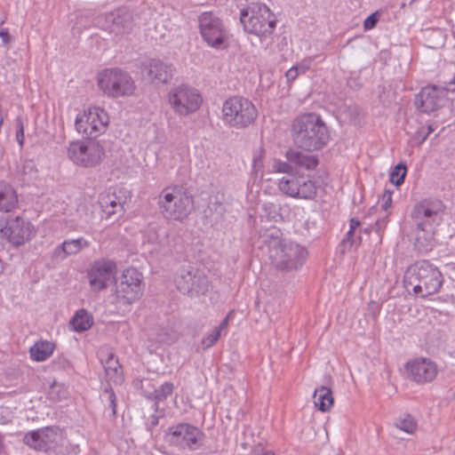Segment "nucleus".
<instances>
[{
	"label": "nucleus",
	"instance_id": "obj_1",
	"mask_svg": "<svg viewBox=\"0 0 455 455\" xmlns=\"http://www.w3.org/2000/svg\"><path fill=\"white\" fill-rule=\"evenodd\" d=\"M445 206L436 198H425L416 204L411 218L416 227L415 246L427 252L435 246V226L442 220Z\"/></svg>",
	"mask_w": 455,
	"mask_h": 455
},
{
	"label": "nucleus",
	"instance_id": "obj_2",
	"mask_svg": "<svg viewBox=\"0 0 455 455\" xmlns=\"http://www.w3.org/2000/svg\"><path fill=\"white\" fill-rule=\"evenodd\" d=\"M291 134L298 148L309 152L322 149L331 138L327 125L315 113H307L296 117L291 126Z\"/></svg>",
	"mask_w": 455,
	"mask_h": 455
},
{
	"label": "nucleus",
	"instance_id": "obj_3",
	"mask_svg": "<svg viewBox=\"0 0 455 455\" xmlns=\"http://www.w3.org/2000/svg\"><path fill=\"white\" fill-rule=\"evenodd\" d=\"M281 235L280 229L270 230L264 235L272 263L282 272L297 270L304 264L307 251L299 243L282 239Z\"/></svg>",
	"mask_w": 455,
	"mask_h": 455
},
{
	"label": "nucleus",
	"instance_id": "obj_4",
	"mask_svg": "<svg viewBox=\"0 0 455 455\" xmlns=\"http://www.w3.org/2000/svg\"><path fill=\"white\" fill-rule=\"evenodd\" d=\"M441 272L427 260H421L410 266L404 273L403 284L409 291L411 287L414 294L427 298L439 291L443 284Z\"/></svg>",
	"mask_w": 455,
	"mask_h": 455
},
{
	"label": "nucleus",
	"instance_id": "obj_5",
	"mask_svg": "<svg viewBox=\"0 0 455 455\" xmlns=\"http://www.w3.org/2000/svg\"><path fill=\"white\" fill-rule=\"evenodd\" d=\"M161 214L168 220L182 221L193 209V197L183 187L163 189L158 197Z\"/></svg>",
	"mask_w": 455,
	"mask_h": 455
},
{
	"label": "nucleus",
	"instance_id": "obj_6",
	"mask_svg": "<svg viewBox=\"0 0 455 455\" xmlns=\"http://www.w3.org/2000/svg\"><path fill=\"white\" fill-rule=\"evenodd\" d=\"M240 21L246 32L260 37L271 35L276 26L275 14L262 3H251L243 8Z\"/></svg>",
	"mask_w": 455,
	"mask_h": 455
},
{
	"label": "nucleus",
	"instance_id": "obj_7",
	"mask_svg": "<svg viewBox=\"0 0 455 455\" xmlns=\"http://www.w3.org/2000/svg\"><path fill=\"white\" fill-rule=\"evenodd\" d=\"M223 121L229 127L241 130L253 124L258 117L255 105L247 98L233 96L222 106Z\"/></svg>",
	"mask_w": 455,
	"mask_h": 455
},
{
	"label": "nucleus",
	"instance_id": "obj_8",
	"mask_svg": "<svg viewBox=\"0 0 455 455\" xmlns=\"http://www.w3.org/2000/svg\"><path fill=\"white\" fill-rule=\"evenodd\" d=\"M205 434L189 423H179L167 428L164 440L172 446L196 451L204 445Z\"/></svg>",
	"mask_w": 455,
	"mask_h": 455
},
{
	"label": "nucleus",
	"instance_id": "obj_9",
	"mask_svg": "<svg viewBox=\"0 0 455 455\" xmlns=\"http://www.w3.org/2000/svg\"><path fill=\"white\" fill-rule=\"evenodd\" d=\"M197 21L199 33L210 47L217 50L228 47V31L219 16L212 12H204L198 16Z\"/></svg>",
	"mask_w": 455,
	"mask_h": 455
},
{
	"label": "nucleus",
	"instance_id": "obj_10",
	"mask_svg": "<svg viewBox=\"0 0 455 455\" xmlns=\"http://www.w3.org/2000/svg\"><path fill=\"white\" fill-rule=\"evenodd\" d=\"M100 89L108 96L117 98L133 93L135 84L131 76L119 68L107 69L98 80Z\"/></svg>",
	"mask_w": 455,
	"mask_h": 455
},
{
	"label": "nucleus",
	"instance_id": "obj_11",
	"mask_svg": "<svg viewBox=\"0 0 455 455\" xmlns=\"http://www.w3.org/2000/svg\"><path fill=\"white\" fill-rule=\"evenodd\" d=\"M174 283L177 289L183 294L190 297L204 294L209 289V281L206 275L196 267L182 265L178 269Z\"/></svg>",
	"mask_w": 455,
	"mask_h": 455
},
{
	"label": "nucleus",
	"instance_id": "obj_12",
	"mask_svg": "<svg viewBox=\"0 0 455 455\" xmlns=\"http://www.w3.org/2000/svg\"><path fill=\"white\" fill-rule=\"evenodd\" d=\"M68 156L74 164L85 168L100 164L105 156V150L100 141L88 139L85 141L71 142Z\"/></svg>",
	"mask_w": 455,
	"mask_h": 455
},
{
	"label": "nucleus",
	"instance_id": "obj_13",
	"mask_svg": "<svg viewBox=\"0 0 455 455\" xmlns=\"http://www.w3.org/2000/svg\"><path fill=\"white\" fill-rule=\"evenodd\" d=\"M116 298L125 304L131 305L139 300L143 294V276L134 267L124 270L119 281L115 283Z\"/></svg>",
	"mask_w": 455,
	"mask_h": 455
},
{
	"label": "nucleus",
	"instance_id": "obj_14",
	"mask_svg": "<svg viewBox=\"0 0 455 455\" xmlns=\"http://www.w3.org/2000/svg\"><path fill=\"white\" fill-rule=\"evenodd\" d=\"M0 232L3 237L15 247L29 242L36 233L35 227L20 216H8Z\"/></svg>",
	"mask_w": 455,
	"mask_h": 455
},
{
	"label": "nucleus",
	"instance_id": "obj_15",
	"mask_svg": "<svg viewBox=\"0 0 455 455\" xmlns=\"http://www.w3.org/2000/svg\"><path fill=\"white\" fill-rule=\"evenodd\" d=\"M108 124L107 112L100 108H90L88 111L77 115L75 122L78 132L84 134L88 139L94 140L103 132Z\"/></svg>",
	"mask_w": 455,
	"mask_h": 455
},
{
	"label": "nucleus",
	"instance_id": "obj_16",
	"mask_svg": "<svg viewBox=\"0 0 455 455\" xmlns=\"http://www.w3.org/2000/svg\"><path fill=\"white\" fill-rule=\"evenodd\" d=\"M169 102L176 113L187 116L200 108L202 97L195 88L181 84L170 91Z\"/></svg>",
	"mask_w": 455,
	"mask_h": 455
},
{
	"label": "nucleus",
	"instance_id": "obj_17",
	"mask_svg": "<svg viewBox=\"0 0 455 455\" xmlns=\"http://www.w3.org/2000/svg\"><path fill=\"white\" fill-rule=\"evenodd\" d=\"M450 92L446 85L429 84L415 96L414 105L422 113H431L442 108Z\"/></svg>",
	"mask_w": 455,
	"mask_h": 455
},
{
	"label": "nucleus",
	"instance_id": "obj_18",
	"mask_svg": "<svg viewBox=\"0 0 455 455\" xmlns=\"http://www.w3.org/2000/svg\"><path fill=\"white\" fill-rule=\"evenodd\" d=\"M116 265L109 259H100L94 261L88 271L89 283L93 291H100L108 288L109 283L114 279Z\"/></svg>",
	"mask_w": 455,
	"mask_h": 455
},
{
	"label": "nucleus",
	"instance_id": "obj_19",
	"mask_svg": "<svg viewBox=\"0 0 455 455\" xmlns=\"http://www.w3.org/2000/svg\"><path fill=\"white\" fill-rule=\"evenodd\" d=\"M104 19V29L115 36L130 34L134 26L132 13L125 7L117 8L106 13Z\"/></svg>",
	"mask_w": 455,
	"mask_h": 455
},
{
	"label": "nucleus",
	"instance_id": "obj_20",
	"mask_svg": "<svg viewBox=\"0 0 455 455\" xmlns=\"http://www.w3.org/2000/svg\"><path fill=\"white\" fill-rule=\"evenodd\" d=\"M409 377L419 384L431 382L437 374L435 363L426 358H416L406 364Z\"/></svg>",
	"mask_w": 455,
	"mask_h": 455
},
{
	"label": "nucleus",
	"instance_id": "obj_21",
	"mask_svg": "<svg viewBox=\"0 0 455 455\" xmlns=\"http://www.w3.org/2000/svg\"><path fill=\"white\" fill-rule=\"evenodd\" d=\"M143 71H147L148 78L152 81L163 84L168 83L172 77V66L156 59H153L148 63L144 64Z\"/></svg>",
	"mask_w": 455,
	"mask_h": 455
},
{
	"label": "nucleus",
	"instance_id": "obj_22",
	"mask_svg": "<svg viewBox=\"0 0 455 455\" xmlns=\"http://www.w3.org/2000/svg\"><path fill=\"white\" fill-rule=\"evenodd\" d=\"M90 243L84 237L65 240L54 249L53 256L64 259L69 255L78 253L84 248L89 247Z\"/></svg>",
	"mask_w": 455,
	"mask_h": 455
},
{
	"label": "nucleus",
	"instance_id": "obj_23",
	"mask_svg": "<svg viewBox=\"0 0 455 455\" xmlns=\"http://www.w3.org/2000/svg\"><path fill=\"white\" fill-rule=\"evenodd\" d=\"M124 201L120 196L114 193H107L100 196V204L102 211L105 212L108 219H111L115 215L121 216L124 212Z\"/></svg>",
	"mask_w": 455,
	"mask_h": 455
},
{
	"label": "nucleus",
	"instance_id": "obj_24",
	"mask_svg": "<svg viewBox=\"0 0 455 455\" xmlns=\"http://www.w3.org/2000/svg\"><path fill=\"white\" fill-rule=\"evenodd\" d=\"M285 156L293 165L308 171L315 169L319 164V159L316 156L306 155L298 149H288Z\"/></svg>",
	"mask_w": 455,
	"mask_h": 455
},
{
	"label": "nucleus",
	"instance_id": "obj_25",
	"mask_svg": "<svg viewBox=\"0 0 455 455\" xmlns=\"http://www.w3.org/2000/svg\"><path fill=\"white\" fill-rule=\"evenodd\" d=\"M18 204V196L13 188L6 183L0 182V211L9 212Z\"/></svg>",
	"mask_w": 455,
	"mask_h": 455
},
{
	"label": "nucleus",
	"instance_id": "obj_26",
	"mask_svg": "<svg viewBox=\"0 0 455 455\" xmlns=\"http://www.w3.org/2000/svg\"><path fill=\"white\" fill-rule=\"evenodd\" d=\"M55 344L47 340L36 341L29 349L30 357L36 362H44L53 353Z\"/></svg>",
	"mask_w": 455,
	"mask_h": 455
},
{
	"label": "nucleus",
	"instance_id": "obj_27",
	"mask_svg": "<svg viewBox=\"0 0 455 455\" xmlns=\"http://www.w3.org/2000/svg\"><path fill=\"white\" fill-rule=\"evenodd\" d=\"M334 398L330 387L322 386L315 389L314 403L315 407L321 411H327L332 406Z\"/></svg>",
	"mask_w": 455,
	"mask_h": 455
},
{
	"label": "nucleus",
	"instance_id": "obj_28",
	"mask_svg": "<svg viewBox=\"0 0 455 455\" xmlns=\"http://www.w3.org/2000/svg\"><path fill=\"white\" fill-rule=\"evenodd\" d=\"M101 363L106 375L110 381L114 383H121L123 381L121 365L113 353H110L105 361L101 360Z\"/></svg>",
	"mask_w": 455,
	"mask_h": 455
},
{
	"label": "nucleus",
	"instance_id": "obj_29",
	"mask_svg": "<svg viewBox=\"0 0 455 455\" xmlns=\"http://www.w3.org/2000/svg\"><path fill=\"white\" fill-rule=\"evenodd\" d=\"M69 324L76 332H83L89 330L93 324V318L86 309H79L71 318Z\"/></svg>",
	"mask_w": 455,
	"mask_h": 455
},
{
	"label": "nucleus",
	"instance_id": "obj_30",
	"mask_svg": "<svg viewBox=\"0 0 455 455\" xmlns=\"http://www.w3.org/2000/svg\"><path fill=\"white\" fill-rule=\"evenodd\" d=\"M279 189L291 197H297L299 195L300 176L293 174L283 177L279 180Z\"/></svg>",
	"mask_w": 455,
	"mask_h": 455
},
{
	"label": "nucleus",
	"instance_id": "obj_31",
	"mask_svg": "<svg viewBox=\"0 0 455 455\" xmlns=\"http://www.w3.org/2000/svg\"><path fill=\"white\" fill-rule=\"evenodd\" d=\"M25 444L39 451H46V444L40 436L38 429L27 433L23 437Z\"/></svg>",
	"mask_w": 455,
	"mask_h": 455
},
{
	"label": "nucleus",
	"instance_id": "obj_32",
	"mask_svg": "<svg viewBox=\"0 0 455 455\" xmlns=\"http://www.w3.org/2000/svg\"><path fill=\"white\" fill-rule=\"evenodd\" d=\"M316 190L317 187L314 181L300 176L299 195L297 196L298 198L313 199L316 195Z\"/></svg>",
	"mask_w": 455,
	"mask_h": 455
},
{
	"label": "nucleus",
	"instance_id": "obj_33",
	"mask_svg": "<svg viewBox=\"0 0 455 455\" xmlns=\"http://www.w3.org/2000/svg\"><path fill=\"white\" fill-rule=\"evenodd\" d=\"M174 386L172 382H164L158 388L154 390L155 410L158 411V403L167 399L173 392Z\"/></svg>",
	"mask_w": 455,
	"mask_h": 455
},
{
	"label": "nucleus",
	"instance_id": "obj_34",
	"mask_svg": "<svg viewBox=\"0 0 455 455\" xmlns=\"http://www.w3.org/2000/svg\"><path fill=\"white\" fill-rule=\"evenodd\" d=\"M407 166L404 163H398L390 172V182L396 187L401 186L405 180Z\"/></svg>",
	"mask_w": 455,
	"mask_h": 455
},
{
	"label": "nucleus",
	"instance_id": "obj_35",
	"mask_svg": "<svg viewBox=\"0 0 455 455\" xmlns=\"http://www.w3.org/2000/svg\"><path fill=\"white\" fill-rule=\"evenodd\" d=\"M100 399L103 403H108V408L111 409V416L116 415V395L113 388L108 385L104 388L100 395Z\"/></svg>",
	"mask_w": 455,
	"mask_h": 455
},
{
	"label": "nucleus",
	"instance_id": "obj_36",
	"mask_svg": "<svg viewBox=\"0 0 455 455\" xmlns=\"http://www.w3.org/2000/svg\"><path fill=\"white\" fill-rule=\"evenodd\" d=\"M395 427L408 434L413 433L416 429V422L411 415H406L403 419H398L395 423Z\"/></svg>",
	"mask_w": 455,
	"mask_h": 455
},
{
	"label": "nucleus",
	"instance_id": "obj_37",
	"mask_svg": "<svg viewBox=\"0 0 455 455\" xmlns=\"http://www.w3.org/2000/svg\"><path fill=\"white\" fill-rule=\"evenodd\" d=\"M40 433V436L44 441V444H46V451L50 447V443L55 441V436L57 435L56 429L53 427H47L38 429Z\"/></svg>",
	"mask_w": 455,
	"mask_h": 455
},
{
	"label": "nucleus",
	"instance_id": "obj_38",
	"mask_svg": "<svg viewBox=\"0 0 455 455\" xmlns=\"http://www.w3.org/2000/svg\"><path fill=\"white\" fill-rule=\"evenodd\" d=\"M272 168L275 172L286 173L289 176L293 172L292 164L288 162H283L279 159H275L272 164Z\"/></svg>",
	"mask_w": 455,
	"mask_h": 455
},
{
	"label": "nucleus",
	"instance_id": "obj_39",
	"mask_svg": "<svg viewBox=\"0 0 455 455\" xmlns=\"http://www.w3.org/2000/svg\"><path fill=\"white\" fill-rule=\"evenodd\" d=\"M220 335L219 331H213L204 336L201 340V346L204 350L212 347L220 339Z\"/></svg>",
	"mask_w": 455,
	"mask_h": 455
},
{
	"label": "nucleus",
	"instance_id": "obj_40",
	"mask_svg": "<svg viewBox=\"0 0 455 455\" xmlns=\"http://www.w3.org/2000/svg\"><path fill=\"white\" fill-rule=\"evenodd\" d=\"M16 122V140L20 147L22 148L24 145V124L21 116H18Z\"/></svg>",
	"mask_w": 455,
	"mask_h": 455
},
{
	"label": "nucleus",
	"instance_id": "obj_41",
	"mask_svg": "<svg viewBox=\"0 0 455 455\" xmlns=\"http://www.w3.org/2000/svg\"><path fill=\"white\" fill-rule=\"evenodd\" d=\"M263 156L264 149L260 148L259 151L253 156L252 166L255 172L262 171L263 169Z\"/></svg>",
	"mask_w": 455,
	"mask_h": 455
},
{
	"label": "nucleus",
	"instance_id": "obj_42",
	"mask_svg": "<svg viewBox=\"0 0 455 455\" xmlns=\"http://www.w3.org/2000/svg\"><path fill=\"white\" fill-rule=\"evenodd\" d=\"M379 20V13L375 12L370 14L363 21L364 30L372 29Z\"/></svg>",
	"mask_w": 455,
	"mask_h": 455
},
{
	"label": "nucleus",
	"instance_id": "obj_43",
	"mask_svg": "<svg viewBox=\"0 0 455 455\" xmlns=\"http://www.w3.org/2000/svg\"><path fill=\"white\" fill-rule=\"evenodd\" d=\"M392 194L393 192L389 189H385L382 195V204L381 208L384 211H387L392 204Z\"/></svg>",
	"mask_w": 455,
	"mask_h": 455
},
{
	"label": "nucleus",
	"instance_id": "obj_44",
	"mask_svg": "<svg viewBox=\"0 0 455 455\" xmlns=\"http://www.w3.org/2000/svg\"><path fill=\"white\" fill-rule=\"evenodd\" d=\"M388 222V216L386 215L376 220L374 229L376 233L379 234L386 227Z\"/></svg>",
	"mask_w": 455,
	"mask_h": 455
},
{
	"label": "nucleus",
	"instance_id": "obj_45",
	"mask_svg": "<svg viewBox=\"0 0 455 455\" xmlns=\"http://www.w3.org/2000/svg\"><path fill=\"white\" fill-rule=\"evenodd\" d=\"M53 364L57 369L60 370H65L67 368H69L71 365L70 362L65 357H60L54 360Z\"/></svg>",
	"mask_w": 455,
	"mask_h": 455
},
{
	"label": "nucleus",
	"instance_id": "obj_46",
	"mask_svg": "<svg viewBox=\"0 0 455 455\" xmlns=\"http://www.w3.org/2000/svg\"><path fill=\"white\" fill-rule=\"evenodd\" d=\"M159 418V416L155 414L150 416L148 422L147 423V427L148 431H152V429L158 425Z\"/></svg>",
	"mask_w": 455,
	"mask_h": 455
},
{
	"label": "nucleus",
	"instance_id": "obj_47",
	"mask_svg": "<svg viewBox=\"0 0 455 455\" xmlns=\"http://www.w3.org/2000/svg\"><path fill=\"white\" fill-rule=\"evenodd\" d=\"M368 310H369L370 314L372 315V317L375 319L379 311V306L378 303H376L374 301H371L368 305Z\"/></svg>",
	"mask_w": 455,
	"mask_h": 455
},
{
	"label": "nucleus",
	"instance_id": "obj_48",
	"mask_svg": "<svg viewBox=\"0 0 455 455\" xmlns=\"http://www.w3.org/2000/svg\"><path fill=\"white\" fill-rule=\"evenodd\" d=\"M0 38L2 39L3 44L4 45L8 44L11 42L12 36L7 28L0 29Z\"/></svg>",
	"mask_w": 455,
	"mask_h": 455
},
{
	"label": "nucleus",
	"instance_id": "obj_49",
	"mask_svg": "<svg viewBox=\"0 0 455 455\" xmlns=\"http://www.w3.org/2000/svg\"><path fill=\"white\" fill-rule=\"evenodd\" d=\"M285 76L289 82L294 81L298 76V69L291 67L290 69L287 70Z\"/></svg>",
	"mask_w": 455,
	"mask_h": 455
},
{
	"label": "nucleus",
	"instance_id": "obj_50",
	"mask_svg": "<svg viewBox=\"0 0 455 455\" xmlns=\"http://www.w3.org/2000/svg\"><path fill=\"white\" fill-rule=\"evenodd\" d=\"M354 235H355V230H352L349 228V230L347 231V233L346 235V237L343 238L342 243H349L350 245H352L354 243V238H353Z\"/></svg>",
	"mask_w": 455,
	"mask_h": 455
},
{
	"label": "nucleus",
	"instance_id": "obj_51",
	"mask_svg": "<svg viewBox=\"0 0 455 455\" xmlns=\"http://www.w3.org/2000/svg\"><path fill=\"white\" fill-rule=\"evenodd\" d=\"M426 128L425 127H420L414 134L413 136V140H417L418 141V144H422L423 142H420V139L422 138V136L424 135V133L426 132Z\"/></svg>",
	"mask_w": 455,
	"mask_h": 455
},
{
	"label": "nucleus",
	"instance_id": "obj_52",
	"mask_svg": "<svg viewBox=\"0 0 455 455\" xmlns=\"http://www.w3.org/2000/svg\"><path fill=\"white\" fill-rule=\"evenodd\" d=\"M57 387H59L57 386V384L55 382L51 386V388H50V391H49V397H50V399H52V400H60V396L58 394L54 395L55 389Z\"/></svg>",
	"mask_w": 455,
	"mask_h": 455
},
{
	"label": "nucleus",
	"instance_id": "obj_53",
	"mask_svg": "<svg viewBox=\"0 0 455 455\" xmlns=\"http://www.w3.org/2000/svg\"><path fill=\"white\" fill-rule=\"evenodd\" d=\"M435 130V127L434 126L433 124H430L427 125V129H426V132L424 133V135L422 136V138L420 139V142H424L427 137L429 136V134L431 132H433Z\"/></svg>",
	"mask_w": 455,
	"mask_h": 455
},
{
	"label": "nucleus",
	"instance_id": "obj_54",
	"mask_svg": "<svg viewBox=\"0 0 455 455\" xmlns=\"http://www.w3.org/2000/svg\"><path fill=\"white\" fill-rule=\"evenodd\" d=\"M228 316L225 317V318L221 321V323H220L217 327H215V328L213 329V331H219L220 335H221V331H222L223 329H226V328H227V326H228Z\"/></svg>",
	"mask_w": 455,
	"mask_h": 455
},
{
	"label": "nucleus",
	"instance_id": "obj_55",
	"mask_svg": "<svg viewBox=\"0 0 455 455\" xmlns=\"http://www.w3.org/2000/svg\"><path fill=\"white\" fill-rule=\"evenodd\" d=\"M360 225H361V222L357 219H355V218L350 219V220H349L350 229L355 230L358 227H360Z\"/></svg>",
	"mask_w": 455,
	"mask_h": 455
},
{
	"label": "nucleus",
	"instance_id": "obj_56",
	"mask_svg": "<svg viewBox=\"0 0 455 455\" xmlns=\"http://www.w3.org/2000/svg\"><path fill=\"white\" fill-rule=\"evenodd\" d=\"M450 92H455V73L452 80L448 83H444Z\"/></svg>",
	"mask_w": 455,
	"mask_h": 455
},
{
	"label": "nucleus",
	"instance_id": "obj_57",
	"mask_svg": "<svg viewBox=\"0 0 455 455\" xmlns=\"http://www.w3.org/2000/svg\"><path fill=\"white\" fill-rule=\"evenodd\" d=\"M265 451V448L262 445L259 444L253 449L252 452L254 455H262L264 454Z\"/></svg>",
	"mask_w": 455,
	"mask_h": 455
},
{
	"label": "nucleus",
	"instance_id": "obj_58",
	"mask_svg": "<svg viewBox=\"0 0 455 455\" xmlns=\"http://www.w3.org/2000/svg\"><path fill=\"white\" fill-rule=\"evenodd\" d=\"M293 68L298 69V75L299 76L300 74H305L306 71L308 69V67L305 66V65H296V66H293Z\"/></svg>",
	"mask_w": 455,
	"mask_h": 455
},
{
	"label": "nucleus",
	"instance_id": "obj_59",
	"mask_svg": "<svg viewBox=\"0 0 455 455\" xmlns=\"http://www.w3.org/2000/svg\"><path fill=\"white\" fill-rule=\"evenodd\" d=\"M145 395V397L148 400H151V401H154L155 402V398H154V391L153 392H145L144 393Z\"/></svg>",
	"mask_w": 455,
	"mask_h": 455
},
{
	"label": "nucleus",
	"instance_id": "obj_60",
	"mask_svg": "<svg viewBox=\"0 0 455 455\" xmlns=\"http://www.w3.org/2000/svg\"><path fill=\"white\" fill-rule=\"evenodd\" d=\"M449 244L451 246V249L455 251V235L451 236V241Z\"/></svg>",
	"mask_w": 455,
	"mask_h": 455
},
{
	"label": "nucleus",
	"instance_id": "obj_61",
	"mask_svg": "<svg viewBox=\"0 0 455 455\" xmlns=\"http://www.w3.org/2000/svg\"><path fill=\"white\" fill-rule=\"evenodd\" d=\"M349 109L351 110L352 114H358L359 113L358 107H356V106L349 108Z\"/></svg>",
	"mask_w": 455,
	"mask_h": 455
},
{
	"label": "nucleus",
	"instance_id": "obj_62",
	"mask_svg": "<svg viewBox=\"0 0 455 455\" xmlns=\"http://www.w3.org/2000/svg\"><path fill=\"white\" fill-rule=\"evenodd\" d=\"M262 455H275V453L272 451L266 450L264 454H262Z\"/></svg>",
	"mask_w": 455,
	"mask_h": 455
},
{
	"label": "nucleus",
	"instance_id": "obj_63",
	"mask_svg": "<svg viewBox=\"0 0 455 455\" xmlns=\"http://www.w3.org/2000/svg\"><path fill=\"white\" fill-rule=\"evenodd\" d=\"M158 232H161L163 234V235L164 236V238H167V233L164 230L159 228Z\"/></svg>",
	"mask_w": 455,
	"mask_h": 455
},
{
	"label": "nucleus",
	"instance_id": "obj_64",
	"mask_svg": "<svg viewBox=\"0 0 455 455\" xmlns=\"http://www.w3.org/2000/svg\"><path fill=\"white\" fill-rule=\"evenodd\" d=\"M213 204L217 205L218 207L221 208V204L219 201H216Z\"/></svg>",
	"mask_w": 455,
	"mask_h": 455
}]
</instances>
